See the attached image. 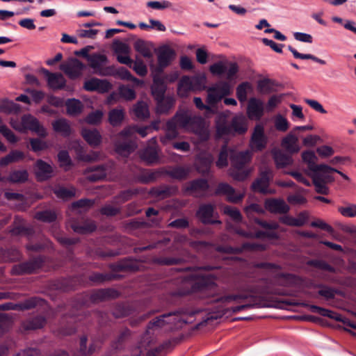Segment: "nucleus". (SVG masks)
Masks as SVG:
<instances>
[{
    "label": "nucleus",
    "mask_w": 356,
    "mask_h": 356,
    "mask_svg": "<svg viewBox=\"0 0 356 356\" xmlns=\"http://www.w3.org/2000/svg\"><path fill=\"white\" fill-rule=\"evenodd\" d=\"M170 121H174L177 127L181 128H192L196 127L204 140H207L209 138L208 132L203 128L202 119L200 117L192 115L187 111H177Z\"/></svg>",
    "instance_id": "nucleus-3"
},
{
    "label": "nucleus",
    "mask_w": 356,
    "mask_h": 356,
    "mask_svg": "<svg viewBox=\"0 0 356 356\" xmlns=\"http://www.w3.org/2000/svg\"><path fill=\"white\" fill-rule=\"evenodd\" d=\"M13 321L12 317L5 313L0 314V333H4L12 327Z\"/></svg>",
    "instance_id": "nucleus-62"
},
{
    "label": "nucleus",
    "mask_w": 356,
    "mask_h": 356,
    "mask_svg": "<svg viewBox=\"0 0 356 356\" xmlns=\"http://www.w3.org/2000/svg\"><path fill=\"white\" fill-rule=\"evenodd\" d=\"M150 130H152V128L147 126L142 127H134L133 128L123 129L120 132V135L123 137L129 136L131 134L133 131L138 133L141 137L145 138L148 134V131Z\"/></svg>",
    "instance_id": "nucleus-58"
},
{
    "label": "nucleus",
    "mask_w": 356,
    "mask_h": 356,
    "mask_svg": "<svg viewBox=\"0 0 356 356\" xmlns=\"http://www.w3.org/2000/svg\"><path fill=\"white\" fill-rule=\"evenodd\" d=\"M273 179V171L269 168H265L264 170H261L259 177L252 183L251 189L254 192L264 195L271 193L268 187Z\"/></svg>",
    "instance_id": "nucleus-7"
},
{
    "label": "nucleus",
    "mask_w": 356,
    "mask_h": 356,
    "mask_svg": "<svg viewBox=\"0 0 356 356\" xmlns=\"http://www.w3.org/2000/svg\"><path fill=\"white\" fill-rule=\"evenodd\" d=\"M215 193L216 195H225L227 201L232 203L241 202L244 197L241 193H236L235 189L232 186L225 182L218 184Z\"/></svg>",
    "instance_id": "nucleus-17"
},
{
    "label": "nucleus",
    "mask_w": 356,
    "mask_h": 356,
    "mask_svg": "<svg viewBox=\"0 0 356 356\" xmlns=\"http://www.w3.org/2000/svg\"><path fill=\"white\" fill-rule=\"evenodd\" d=\"M35 218L44 222H52L56 220V215L51 210L38 211L35 213Z\"/></svg>",
    "instance_id": "nucleus-60"
},
{
    "label": "nucleus",
    "mask_w": 356,
    "mask_h": 356,
    "mask_svg": "<svg viewBox=\"0 0 356 356\" xmlns=\"http://www.w3.org/2000/svg\"><path fill=\"white\" fill-rule=\"evenodd\" d=\"M130 336V330L128 328L122 330L117 338L112 341V348L116 350H122L124 346V343L129 339Z\"/></svg>",
    "instance_id": "nucleus-43"
},
{
    "label": "nucleus",
    "mask_w": 356,
    "mask_h": 356,
    "mask_svg": "<svg viewBox=\"0 0 356 356\" xmlns=\"http://www.w3.org/2000/svg\"><path fill=\"white\" fill-rule=\"evenodd\" d=\"M88 62L89 66L99 76H108L112 74V67H104V65L108 62V58L104 54L93 53L88 58Z\"/></svg>",
    "instance_id": "nucleus-9"
},
{
    "label": "nucleus",
    "mask_w": 356,
    "mask_h": 356,
    "mask_svg": "<svg viewBox=\"0 0 356 356\" xmlns=\"http://www.w3.org/2000/svg\"><path fill=\"white\" fill-rule=\"evenodd\" d=\"M161 175L160 170H144L137 175L136 179L142 184H149L154 182Z\"/></svg>",
    "instance_id": "nucleus-40"
},
{
    "label": "nucleus",
    "mask_w": 356,
    "mask_h": 356,
    "mask_svg": "<svg viewBox=\"0 0 356 356\" xmlns=\"http://www.w3.org/2000/svg\"><path fill=\"white\" fill-rule=\"evenodd\" d=\"M75 318L73 316H63L60 325L57 330L58 335L67 336L74 334L76 330Z\"/></svg>",
    "instance_id": "nucleus-28"
},
{
    "label": "nucleus",
    "mask_w": 356,
    "mask_h": 356,
    "mask_svg": "<svg viewBox=\"0 0 356 356\" xmlns=\"http://www.w3.org/2000/svg\"><path fill=\"white\" fill-rule=\"evenodd\" d=\"M274 160L277 168H282L292 162L291 157L283 152H277L274 154Z\"/></svg>",
    "instance_id": "nucleus-54"
},
{
    "label": "nucleus",
    "mask_w": 356,
    "mask_h": 356,
    "mask_svg": "<svg viewBox=\"0 0 356 356\" xmlns=\"http://www.w3.org/2000/svg\"><path fill=\"white\" fill-rule=\"evenodd\" d=\"M120 278H121V276L116 273H93L89 276L90 281L96 284H102Z\"/></svg>",
    "instance_id": "nucleus-42"
},
{
    "label": "nucleus",
    "mask_w": 356,
    "mask_h": 356,
    "mask_svg": "<svg viewBox=\"0 0 356 356\" xmlns=\"http://www.w3.org/2000/svg\"><path fill=\"white\" fill-rule=\"evenodd\" d=\"M302 159L303 162L307 163L309 172L308 175H314L315 173L322 172L323 170H335V168L330 167L325 164H317L318 158L314 152L312 150H306L302 153Z\"/></svg>",
    "instance_id": "nucleus-10"
},
{
    "label": "nucleus",
    "mask_w": 356,
    "mask_h": 356,
    "mask_svg": "<svg viewBox=\"0 0 356 356\" xmlns=\"http://www.w3.org/2000/svg\"><path fill=\"white\" fill-rule=\"evenodd\" d=\"M134 49L144 58H149L152 56V52L147 42L141 39L137 40L134 44Z\"/></svg>",
    "instance_id": "nucleus-51"
},
{
    "label": "nucleus",
    "mask_w": 356,
    "mask_h": 356,
    "mask_svg": "<svg viewBox=\"0 0 356 356\" xmlns=\"http://www.w3.org/2000/svg\"><path fill=\"white\" fill-rule=\"evenodd\" d=\"M71 227L74 232L78 234L90 233L96 229V226L93 222L88 221H83L81 222L73 221L71 224Z\"/></svg>",
    "instance_id": "nucleus-41"
},
{
    "label": "nucleus",
    "mask_w": 356,
    "mask_h": 356,
    "mask_svg": "<svg viewBox=\"0 0 356 356\" xmlns=\"http://www.w3.org/2000/svg\"><path fill=\"white\" fill-rule=\"evenodd\" d=\"M295 132L293 131L289 133L282 140V145L286 147L291 152H298L299 151V147L298 145V137L295 135Z\"/></svg>",
    "instance_id": "nucleus-44"
},
{
    "label": "nucleus",
    "mask_w": 356,
    "mask_h": 356,
    "mask_svg": "<svg viewBox=\"0 0 356 356\" xmlns=\"http://www.w3.org/2000/svg\"><path fill=\"white\" fill-rule=\"evenodd\" d=\"M288 49L293 54V56L296 58L310 59V60H312L313 61L318 63L321 65L326 64L325 60H322L312 54H304L299 53L296 49H294L293 47H291L290 45L288 46Z\"/></svg>",
    "instance_id": "nucleus-55"
},
{
    "label": "nucleus",
    "mask_w": 356,
    "mask_h": 356,
    "mask_svg": "<svg viewBox=\"0 0 356 356\" xmlns=\"http://www.w3.org/2000/svg\"><path fill=\"white\" fill-rule=\"evenodd\" d=\"M109 268L113 273H120L137 271L139 269V266L137 262L129 259H124L118 263L110 264Z\"/></svg>",
    "instance_id": "nucleus-27"
},
{
    "label": "nucleus",
    "mask_w": 356,
    "mask_h": 356,
    "mask_svg": "<svg viewBox=\"0 0 356 356\" xmlns=\"http://www.w3.org/2000/svg\"><path fill=\"white\" fill-rule=\"evenodd\" d=\"M133 111L136 117L140 120H145L149 117L148 106L144 102H138L134 106Z\"/></svg>",
    "instance_id": "nucleus-49"
},
{
    "label": "nucleus",
    "mask_w": 356,
    "mask_h": 356,
    "mask_svg": "<svg viewBox=\"0 0 356 356\" xmlns=\"http://www.w3.org/2000/svg\"><path fill=\"white\" fill-rule=\"evenodd\" d=\"M175 101L172 97H163L156 101L157 113L163 114L167 113L173 107Z\"/></svg>",
    "instance_id": "nucleus-47"
},
{
    "label": "nucleus",
    "mask_w": 356,
    "mask_h": 356,
    "mask_svg": "<svg viewBox=\"0 0 356 356\" xmlns=\"http://www.w3.org/2000/svg\"><path fill=\"white\" fill-rule=\"evenodd\" d=\"M177 312H169L156 317L148 323L147 326V330H151L154 327H162L165 324L171 323L172 318H174Z\"/></svg>",
    "instance_id": "nucleus-37"
},
{
    "label": "nucleus",
    "mask_w": 356,
    "mask_h": 356,
    "mask_svg": "<svg viewBox=\"0 0 356 356\" xmlns=\"http://www.w3.org/2000/svg\"><path fill=\"white\" fill-rule=\"evenodd\" d=\"M44 263V257L38 256L29 261L13 266L11 273L15 275H29L41 268Z\"/></svg>",
    "instance_id": "nucleus-6"
},
{
    "label": "nucleus",
    "mask_w": 356,
    "mask_h": 356,
    "mask_svg": "<svg viewBox=\"0 0 356 356\" xmlns=\"http://www.w3.org/2000/svg\"><path fill=\"white\" fill-rule=\"evenodd\" d=\"M308 265L318 269L324 270L330 273L334 272V268L326 261L321 259H311L307 262Z\"/></svg>",
    "instance_id": "nucleus-63"
},
{
    "label": "nucleus",
    "mask_w": 356,
    "mask_h": 356,
    "mask_svg": "<svg viewBox=\"0 0 356 356\" xmlns=\"http://www.w3.org/2000/svg\"><path fill=\"white\" fill-rule=\"evenodd\" d=\"M265 108L263 102L256 97L249 99L247 106V115L250 120H259L264 115Z\"/></svg>",
    "instance_id": "nucleus-16"
},
{
    "label": "nucleus",
    "mask_w": 356,
    "mask_h": 356,
    "mask_svg": "<svg viewBox=\"0 0 356 356\" xmlns=\"http://www.w3.org/2000/svg\"><path fill=\"white\" fill-rule=\"evenodd\" d=\"M42 301H43V300L40 298L31 297L19 303L8 302L10 305L9 310L24 311L31 309L40 305Z\"/></svg>",
    "instance_id": "nucleus-29"
},
{
    "label": "nucleus",
    "mask_w": 356,
    "mask_h": 356,
    "mask_svg": "<svg viewBox=\"0 0 356 356\" xmlns=\"http://www.w3.org/2000/svg\"><path fill=\"white\" fill-rule=\"evenodd\" d=\"M197 80L196 77L183 76L178 83L177 94L183 97L188 96V93L193 90V83Z\"/></svg>",
    "instance_id": "nucleus-30"
},
{
    "label": "nucleus",
    "mask_w": 356,
    "mask_h": 356,
    "mask_svg": "<svg viewBox=\"0 0 356 356\" xmlns=\"http://www.w3.org/2000/svg\"><path fill=\"white\" fill-rule=\"evenodd\" d=\"M140 156L148 165L157 163L159 160L157 146H147L140 152Z\"/></svg>",
    "instance_id": "nucleus-32"
},
{
    "label": "nucleus",
    "mask_w": 356,
    "mask_h": 356,
    "mask_svg": "<svg viewBox=\"0 0 356 356\" xmlns=\"http://www.w3.org/2000/svg\"><path fill=\"white\" fill-rule=\"evenodd\" d=\"M35 175L38 181H44L52 177V166L42 159H38L35 163Z\"/></svg>",
    "instance_id": "nucleus-21"
},
{
    "label": "nucleus",
    "mask_w": 356,
    "mask_h": 356,
    "mask_svg": "<svg viewBox=\"0 0 356 356\" xmlns=\"http://www.w3.org/2000/svg\"><path fill=\"white\" fill-rule=\"evenodd\" d=\"M52 128L56 133L60 134L62 136L67 138L69 137L72 132L69 121L63 118L52 122Z\"/></svg>",
    "instance_id": "nucleus-31"
},
{
    "label": "nucleus",
    "mask_w": 356,
    "mask_h": 356,
    "mask_svg": "<svg viewBox=\"0 0 356 356\" xmlns=\"http://www.w3.org/2000/svg\"><path fill=\"white\" fill-rule=\"evenodd\" d=\"M87 337L83 336L80 338L77 356H90L95 351V345L91 343L87 348Z\"/></svg>",
    "instance_id": "nucleus-46"
},
{
    "label": "nucleus",
    "mask_w": 356,
    "mask_h": 356,
    "mask_svg": "<svg viewBox=\"0 0 356 356\" xmlns=\"http://www.w3.org/2000/svg\"><path fill=\"white\" fill-rule=\"evenodd\" d=\"M233 152L227 147L226 145H223L218 154V158L216 165L219 168H223L228 165V159H230L231 152Z\"/></svg>",
    "instance_id": "nucleus-48"
},
{
    "label": "nucleus",
    "mask_w": 356,
    "mask_h": 356,
    "mask_svg": "<svg viewBox=\"0 0 356 356\" xmlns=\"http://www.w3.org/2000/svg\"><path fill=\"white\" fill-rule=\"evenodd\" d=\"M22 124L25 129L36 133L39 136H47L46 129L34 116L30 114L24 115L22 118Z\"/></svg>",
    "instance_id": "nucleus-18"
},
{
    "label": "nucleus",
    "mask_w": 356,
    "mask_h": 356,
    "mask_svg": "<svg viewBox=\"0 0 356 356\" xmlns=\"http://www.w3.org/2000/svg\"><path fill=\"white\" fill-rule=\"evenodd\" d=\"M124 114L122 109L114 108L108 113V120L111 125L117 126L124 120Z\"/></svg>",
    "instance_id": "nucleus-57"
},
{
    "label": "nucleus",
    "mask_w": 356,
    "mask_h": 356,
    "mask_svg": "<svg viewBox=\"0 0 356 356\" xmlns=\"http://www.w3.org/2000/svg\"><path fill=\"white\" fill-rule=\"evenodd\" d=\"M57 157L58 161L60 163V166L63 168L65 171H67L72 166H73V162L67 150L59 151Z\"/></svg>",
    "instance_id": "nucleus-52"
},
{
    "label": "nucleus",
    "mask_w": 356,
    "mask_h": 356,
    "mask_svg": "<svg viewBox=\"0 0 356 356\" xmlns=\"http://www.w3.org/2000/svg\"><path fill=\"white\" fill-rule=\"evenodd\" d=\"M25 154L17 149L11 150L7 155L0 159V167H5L10 163H17L24 160Z\"/></svg>",
    "instance_id": "nucleus-38"
},
{
    "label": "nucleus",
    "mask_w": 356,
    "mask_h": 356,
    "mask_svg": "<svg viewBox=\"0 0 356 356\" xmlns=\"http://www.w3.org/2000/svg\"><path fill=\"white\" fill-rule=\"evenodd\" d=\"M136 145L134 141L124 138L122 140L117 141L115 144V152L124 156H129L134 152Z\"/></svg>",
    "instance_id": "nucleus-35"
},
{
    "label": "nucleus",
    "mask_w": 356,
    "mask_h": 356,
    "mask_svg": "<svg viewBox=\"0 0 356 356\" xmlns=\"http://www.w3.org/2000/svg\"><path fill=\"white\" fill-rule=\"evenodd\" d=\"M76 285V278L75 277L61 278L57 281V288L63 291L74 290Z\"/></svg>",
    "instance_id": "nucleus-50"
},
{
    "label": "nucleus",
    "mask_w": 356,
    "mask_h": 356,
    "mask_svg": "<svg viewBox=\"0 0 356 356\" xmlns=\"http://www.w3.org/2000/svg\"><path fill=\"white\" fill-rule=\"evenodd\" d=\"M177 193L178 188L177 186L165 184L153 187L149 191L151 195L160 199L170 197L171 196L175 195Z\"/></svg>",
    "instance_id": "nucleus-25"
},
{
    "label": "nucleus",
    "mask_w": 356,
    "mask_h": 356,
    "mask_svg": "<svg viewBox=\"0 0 356 356\" xmlns=\"http://www.w3.org/2000/svg\"><path fill=\"white\" fill-rule=\"evenodd\" d=\"M207 104L215 106L221 99L231 94L230 84L227 81H220L207 90Z\"/></svg>",
    "instance_id": "nucleus-5"
},
{
    "label": "nucleus",
    "mask_w": 356,
    "mask_h": 356,
    "mask_svg": "<svg viewBox=\"0 0 356 356\" xmlns=\"http://www.w3.org/2000/svg\"><path fill=\"white\" fill-rule=\"evenodd\" d=\"M251 89V85L249 82H243L236 88V97L241 102H244L247 99L248 90Z\"/></svg>",
    "instance_id": "nucleus-59"
},
{
    "label": "nucleus",
    "mask_w": 356,
    "mask_h": 356,
    "mask_svg": "<svg viewBox=\"0 0 356 356\" xmlns=\"http://www.w3.org/2000/svg\"><path fill=\"white\" fill-rule=\"evenodd\" d=\"M252 154L248 150L244 152H232L230 162L232 167L236 170L233 177L237 180H244L248 176V172L243 170L245 166L251 161Z\"/></svg>",
    "instance_id": "nucleus-4"
},
{
    "label": "nucleus",
    "mask_w": 356,
    "mask_h": 356,
    "mask_svg": "<svg viewBox=\"0 0 356 356\" xmlns=\"http://www.w3.org/2000/svg\"><path fill=\"white\" fill-rule=\"evenodd\" d=\"M60 69L71 79H76L82 75L86 65L77 58H72L67 63L60 65Z\"/></svg>",
    "instance_id": "nucleus-13"
},
{
    "label": "nucleus",
    "mask_w": 356,
    "mask_h": 356,
    "mask_svg": "<svg viewBox=\"0 0 356 356\" xmlns=\"http://www.w3.org/2000/svg\"><path fill=\"white\" fill-rule=\"evenodd\" d=\"M83 88L87 91H97L104 93L109 91L111 88V85L106 80L92 78L85 81Z\"/></svg>",
    "instance_id": "nucleus-22"
},
{
    "label": "nucleus",
    "mask_w": 356,
    "mask_h": 356,
    "mask_svg": "<svg viewBox=\"0 0 356 356\" xmlns=\"http://www.w3.org/2000/svg\"><path fill=\"white\" fill-rule=\"evenodd\" d=\"M166 85L164 78L161 74L154 72L153 76V85L152 86V93L156 101L165 97L166 91Z\"/></svg>",
    "instance_id": "nucleus-23"
},
{
    "label": "nucleus",
    "mask_w": 356,
    "mask_h": 356,
    "mask_svg": "<svg viewBox=\"0 0 356 356\" xmlns=\"http://www.w3.org/2000/svg\"><path fill=\"white\" fill-rule=\"evenodd\" d=\"M333 172L334 170H323L322 172L310 175L316 193L322 195H327L329 193V188L326 186V184L334 181V179L332 176Z\"/></svg>",
    "instance_id": "nucleus-8"
},
{
    "label": "nucleus",
    "mask_w": 356,
    "mask_h": 356,
    "mask_svg": "<svg viewBox=\"0 0 356 356\" xmlns=\"http://www.w3.org/2000/svg\"><path fill=\"white\" fill-rule=\"evenodd\" d=\"M196 216L204 225L221 224L220 220L213 219L215 216V207L210 203L201 204L196 212Z\"/></svg>",
    "instance_id": "nucleus-12"
},
{
    "label": "nucleus",
    "mask_w": 356,
    "mask_h": 356,
    "mask_svg": "<svg viewBox=\"0 0 356 356\" xmlns=\"http://www.w3.org/2000/svg\"><path fill=\"white\" fill-rule=\"evenodd\" d=\"M177 128V127L175 124L174 121H168L166 123L165 134V136L161 138V142L163 143H165L167 140L175 138L178 135Z\"/></svg>",
    "instance_id": "nucleus-53"
},
{
    "label": "nucleus",
    "mask_w": 356,
    "mask_h": 356,
    "mask_svg": "<svg viewBox=\"0 0 356 356\" xmlns=\"http://www.w3.org/2000/svg\"><path fill=\"white\" fill-rule=\"evenodd\" d=\"M306 306L313 313H316L322 316L328 317L337 321L343 322L345 323V322L343 321L341 315L337 312L314 305H306Z\"/></svg>",
    "instance_id": "nucleus-36"
},
{
    "label": "nucleus",
    "mask_w": 356,
    "mask_h": 356,
    "mask_svg": "<svg viewBox=\"0 0 356 356\" xmlns=\"http://www.w3.org/2000/svg\"><path fill=\"white\" fill-rule=\"evenodd\" d=\"M113 49L117 56L121 54L129 55L131 51V49L127 44L117 40H114L113 43Z\"/></svg>",
    "instance_id": "nucleus-64"
},
{
    "label": "nucleus",
    "mask_w": 356,
    "mask_h": 356,
    "mask_svg": "<svg viewBox=\"0 0 356 356\" xmlns=\"http://www.w3.org/2000/svg\"><path fill=\"white\" fill-rule=\"evenodd\" d=\"M44 74L47 79L48 86L53 90L63 89L66 84V81L60 73H52L46 69H43Z\"/></svg>",
    "instance_id": "nucleus-26"
},
{
    "label": "nucleus",
    "mask_w": 356,
    "mask_h": 356,
    "mask_svg": "<svg viewBox=\"0 0 356 356\" xmlns=\"http://www.w3.org/2000/svg\"><path fill=\"white\" fill-rule=\"evenodd\" d=\"M131 309L130 307L126 304L120 303L116 305L112 311L113 316L116 318H122L130 315Z\"/></svg>",
    "instance_id": "nucleus-56"
},
{
    "label": "nucleus",
    "mask_w": 356,
    "mask_h": 356,
    "mask_svg": "<svg viewBox=\"0 0 356 356\" xmlns=\"http://www.w3.org/2000/svg\"><path fill=\"white\" fill-rule=\"evenodd\" d=\"M81 136L91 147H97L102 143V136L96 129H83Z\"/></svg>",
    "instance_id": "nucleus-34"
},
{
    "label": "nucleus",
    "mask_w": 356,
    "mask_h": 356,
    "mask_svg": "<svg viewBox=\"0 0 356 356\" xmlns=\"http://www.w3.org/2000/svg\"><path fill=\"white\" fill-rule=\"evenodd\" d=\"M67 113L70 115H76L81 113L83 105L80 100L76 99H69L65 102Z\"/></svg>",
    "instance_id": "nucleus-45"
},
{
    "label": "nucleus",
    "mask_w": 356,
    "mask_h": 356,
    "mask_svg": "<svg viewBox=\"0 0 356 356\" xmlns=\"http://www.w3.org/2000/svg\"><path fill=\"white\" fill-rule=\"evenodd\" d=\"M175 56V51L169 47L161 49L158 54V65L155 72L162 74L163 69L169 66Z\"/></svg>",
    "instance_id": "nucleus-19"
},
{
    "label": "nucleus",
    "mask_w": 356,
    "mask_h": 356,
    "mask_svg": "<svg viewBox=\"0 0 356 356\" xmlns=\"http://www.w3.org/2000/svg\"><path fill=\"white\" fill-rule=\"evenodd\" d=\"M192 282L189 289H179L172 292V297H183L190 293H197L199 298L208 299L209 302H220L222 303L231 302L238 300L247 298L246 296L240 294H230L227 296H216L217 285L213 278L208 275L195 272L191 275Z\"/></svg>",
    "instance_id": "nucleus-1"
},
{
    "label": "nucleus",
    "mask_w": 356,
    "mask_h": 356,
    "mask_svg": "<svg viewBox=\"0 0 356 356\" xmlns=\"http://www.w3.org/2000/svg\"><path fill=\"white\" fill-rule=\"evenodd\" d=\"M229 111L219 113L215 119L216 133L218 138L243 135L248 131V121L243 115L232 118L229 123Z\"/></svg>",
    "instance_id": "nucleus-2"
},
{
    "label": "nucleus",
    "mask_w": 356,
    "mask_h": 356,
    "mask_svg": "<svg viewBox=\"0 0 356 356\" xmlns=\"http://www.w3.org/2000/svg\"><path fill=\"white\" fill-rule=\"evenodd\" d=\"M165 173L172 178L179 180L186 179L188 175V171L185 168L179 166L167 170Z\"/></svg>",
    "instance_id": "nucleus-61"
},
{
    "label": "nucleus",
    "mask_w": 356,
    "mask_h": 356,
    "mask_svg": "<svg viewBox=\"0 0 356 356\" xmlns=\"http://www.w3.org/2000/svg\"><path fill=\"white\" fill-rule=\"evenodd\" d=\"M47 323V319L42 315L30 317L21 323V329L23 331L35 330L42 328Z\"/></svg>",
    "instance_id": "nucleus-24"
},
{
    "label": "nucleus",
    "mask_w": 356,
    "mask_h": 356,
    "mask_svg": "<svg viewBox=\"0 0 356 356\" xmlns=\"http://www.w3.org/2000/svg\"><path fill=\"white\" fill-rule=\"evenodd\" d=\"M266 143L267 138L264 134V127L257 124L250 139L251 148L254 151H261L266 147Z\"/></svg>",
    "instance_id": "nucleus-15"
},
{
    "label": "nucleus",
    "mask_w": 356,
    "mask_h": 356,
    "mask_svg": "<svg viewBox=\"0 0 356 356\" xmlns=\"http://www.w3.org/2000/svg\"><path fill=\"white\" fill-rule=\"evenodd\" d=\"M209 188V183L205 179H196L189 181L185 186V192L193 193L195 192H205Z\"/></svg>",
    "instance_id": "nucleus-33"
},
{
    "label": "nucleus",
    "mask_w": 356,
    "mask_h": 356,
    "mask_svg": "<svg viewBox=\"0 0 356 356\" xmlns=\"http://www.w3.org/2000/svg\"><path fill=\"white\" fill-rule=\"evenodd\" d=\"M265 209L271 213L286 214L289 211V207L282 199L268 198L264 202Z\"/></svg>",
    "instance_id": "nucleus-20"
},
{
    "label": "nucleus",
    "mask_w": 356,
    "mask_h": 356,
    "mask_svg": "<svg viewBox=\"0 0 356 356\" xmlns=\"http://www.w3.org/2000/svg\"><path fill=\"white\" fill-rule=\"evenodd\" d=\"M119 296V292L114 289H101L95 290L90 294L85 296V300H89L92 303H98L110 298H117Z\"/></svg>",
    "instance_id": "nucleus-14"
},
{
    "label": "nucleus",
    "mask_w": 356,
    "mask_h": 356,
    "mask_svg": "<svg viewBox=\"0 0 356 356\" xmlns=\"http://www.w3.org/2000/svg\"><path fill=\"white\" fill-rule=\"evenodd\" d=\"M113 165V162L92 165L86 168L84 174L87 175V179L90 181H98L106 177L108 172L111 170Z\"/></svg>",
    "instance_id": "nucleus-11"
},
{
    "label": "nucleus",
    "mask_w": 356,
    "mask_h": 356,
    "mask_svg": "<svg viewBox=\"0 0 356 356\" xmlns=\"http://www.w3.org/2000/svg\"><path fill=\"white\" fill-rule=\"evenodd\" d=\"M29 172L26 170H13L7 177V181L12 184H23L29 179Z\"/></svg>",
    "instance_id": "nucleus-39"
}]
</instances>
